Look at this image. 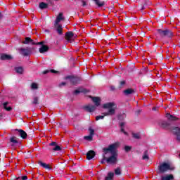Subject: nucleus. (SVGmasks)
<instances>
[{
	"label": "nucleus",
	"instance_id": "f257e3e1",
	"mask_svg": "<svg viewBox=\"0 0 180 180\" xmlns=\"http://www.w3.org/2000/svg\"><path fill=\"white\" fill-rule=\"evenodd\" d=\"M117 147H119V143L116 142L103 149V153H104L105 155H108V154H111L112 155L106 159L108 164H116L117 162V156L116 155Z\"/></svg>",
	"mask_w": 180,
	"mask_h": 180
},
{
	"label": "nucleus",
	"instance_id": "f03ea898",
	"mask_svg": "<svg viewBox=\"0 0 180 180\" xmlns=\"http://www.w3.org/2000/svg\"><path fill=\"white\" fill-rule=\"evenodd\" d=\"M103 109L107 110L103 112V115H98L96 117V120H103L105 116H113L116 115L117 110V105L115 102H109L103 105Z\"/></svg>",
	"mask_w": 180,
	"mask_h": 180
},
{
	"label": "nucleus",
	"instance_id": "7ed1b4c3",
	"mask_svg": "<svg viewBox=\"0 0 180 180\" xmlns=\"http://www.w3.org/2000/svg\"><path fill=\"white\" fill-rule=\"evenodd\" d=\"M91 99H92V101L94 102V103H95V105L89 104V105L84 106V110L86 112H89L90 113L92 112H95V110H96V108H98V106H99V105H101V98H100L92 97Z\"/></svg>",
	"mask_w": 180,
	"mask_h": 180
},
{
	"label": "nucleus",
	"instance_id": "20e7f679",
	"mask_svg": "<svg viewBox=\"0 0 180 180\" xmlns=\"http://www.w3.org/2000/svg\"><path fill=\"white\" fill-rule=\"evenodd\" d=\"M158 169L160 174H164V172H167V171H174L175 167H174L169 162H163L160 165Z\"/></svg>",
	"mask_w": 180,
	"mask_h": 180
},
{
	"label": "nucleus",
	"instance_id": "39448f33",
	"mask_svg": "<svg viewBox=\"0 0 180 180\" xmlns=\"http://www.w3.org/2000/svg\"><path fill=\"white\" fill-rule=\"evenodd\" d=\"M158 33L161 37H171L172 36V32L169 30H158Z\"/></svg>",
	"mask_w": 180,
	"mask_h": 180
},
{
	"label": "nucleus",
	"instance_id": "423d86ee",
	"mask_svg": "<svg viewBox=\"0 0 180 180\" xmlns=\"http://www.w3.org/2000/svg\"><path fill=\"white\" fill-rule=\"evenodd\" d=\"M65 79L68 80V82H70L72 85H75V84H79L81 79L79 77H74V76H68Z\"/></svg>",
	"mask_w": 180,
	"mask_h": 180
},
{
	"label": "nucleus",
	"instance_id": "0eeeda50",
	"mask_svg": "<svg viewBox=\"0 0 180 180\" xmlns=\"http://www.w3.org/2000/svg\"><path fill=\"white\" fill-rule=\"evenodd\" d=\"M66 40L69 41V43H72L77 38V35H75L72 32H68L65 34Z\"/></svg>",
	"mask_w": 180,
	"mask_h": 180
},
{
	"label": "nucleus",
	"instance_id": "6e6552de",
	"mask_svg": "<svg viewBox=\"0 0 180 180\" xmlns=\"http://www.w3.org/2000/svg\"><path fill=\"white\" fill-rule=\"evenodd\" d=\"M23 44H43V42H39V43H34V41L29 38V37H26L25 40L22 41Z\"/></svg>",
	"mask_w": 180,
	"mask_h": 180
},
{
	"label": "nucleus",
	"instance_id": "1a4fd4ad",
	"mask_svg": "<svg viewBox=\"0 0 180 180\" xmlns=\"http://www.w3.org/2000/svg\"><path fill=\"white\" fill-rule=\"evenodd\" d=\"M30 53H31V51L29 49L21 48L20 49V53L22 54V56H24L25 57H26V56H29Z\"/></svg>",
	"mask_w": 180,
	"mask_h": 180
},
{
	"label": "nucleus",
	"instance_id": "9d476101",
	"mask_svg": "<svg viewBox=\"0 0 180 180\" xmlns=\"http://www.w3.org/2000/svg\"><path fill=\"white\" fill-rule=\"evenodd\" d=\"M50 146L51 148V150H53V151H60L61 150V147H60V146L57 145V143L56 142H52L50 143Z\"/></svg>",
	"mask_w": 180,
	"mask_h": 180
},
{
	"label": "nucleus",
	"instance_id": "9b49d317",
	"mask_svg": "<svg viewBox=\"0 0 180 180\" xmlns=\"http://www.w3.org/2000/svg\"><path fill=\"white\" fill-rule=\"evenodd\" d=\"M172 133L176 136V139L180 141V129L179 127H174L172 129Z\"/></svg>",
	"mask_w": 180,
	"mask_h": 180
},
{
	"label": "nucleus",
	"instance_id": "f8f14e48",
	"mask_svg": "<svg viewBox=\"0 0 180 180\" xmlns=\"http://www.w3.org/2000/svg\"><path fill=\"white\" fill-rule=\"evenodd\" d=\"M120 126L121 131L124 133L125 136H127V132L125 131V129H127V125L126 124V122H120Z\"/></svg>",
	"mask_w": 180,
	"mask_h": 180
},
{
	"label": "nucleus",
	"instance_id": "ddd939ff",
	"mask_svg": "<svg viewBox=\"0 0 180 180\" xmlns=\"http://www.w3.org/2000/svg\"><path fill=\"white\" fill-rule=\"evenodd\" d=\"M61 20H64V15H63V13H60L57 16L56 20L55 21L56 25H58Z\"/></svg>",
	"mask_w": 180,
	"mask_h": 180
},
{
	"label": "nucleus",
	"instance_id": "4468645a",
	"mask_svg": "<svg viewBox=\"0 0 180 180\" xmlns=\"http://www.w3.org/2000/svg\"><path fill=\"white\" fill-rule=\"evenodd\" d=\"M0 58H1V60H12V58H13V57H12V56H11V55L2 53L0 56Z\"/></svg>",
	"mask_w": 180,
	"mask_h": 180
},
{
	"label": "nucleus",
	"instance_id": "2eb2a0df",
	"mask_svg": "<svg viewBox=\"0 0 180 180\" xmlns=\"http://www.w3.org/2000/svg\"><path fill=\"white\" fill-rule=\"evenodd\" d=\"M15 130L19 132V136H20V137L22 138L23 139L27 137V134H26L25 131L22 129H15Z\"/></svg>",
	"mask_w": 180,
	"mask_h": 180
},
{
	"label": "nucleus",
	"instance_id": "dca6fc26",
	"mask_svg": "<svg viewBox=\"0 0 180 180\" xmlns=\"http://www.w3.org/2000/svg\"><path fill=\"white\" fill-rule=\"evenodd\" d=\"M55 27L58 34H63V25L60 24L56 25L55 23Z\"/></svg>",
	"mask_w": 180,
	"mask_h": 180
},
{
	"label": "nucleus",
	"instance_id": "f3484780",
	"mask_svg": "<svg viewBox=\"0 0 180 180\" xmlns=\"http://www.w3.org/2000/svg\"><path fill=\"white\" fill-rule=\"evenodd\" d=\"M161 180H174V175L167 174L161 176Z\"/></svg>",
	"mask_w": 180,
	"mask_h": 180
},
{
	"label": "nucleus",
	"instance_id": "a211bd4d",
	"mask_svg": "<svg viewBox=\"0 0 180 180\" xmlns=\"http://www.w3.org/2000/svg\"><path fill=\"white\" fill-rule=\"evenodd\" d=\"M8 105H9V102H5L2 103L3 108L8 112H11V110H12V107L8 106Z\"/></svg>",
	"mask_w": 180,
	"mask_h": 180
},
{
	"label": "nucleus",
	"instance_id": "6ab92c4d",
	"mask_svg": "<svg viewBox=\"0 0 180 180\" xmlns=\"http://www.w3.org/2000/svg\"><path fill=\"white\" fill-rule=\"evenodd\" d=\"M87 160H92L95 157V152L94 150H90L86 154Z\"/></svg>",
	"mask_w": 180,
	"mask_h": 180
},
{
	"label": "nucleus",
	"instance_id": "aec40b11",
	"mask_svg": "<svg viewBox=\"0 0 180 180\" xmlns=\"http://www.w3.org/2000/svg\"><path fill=\"white\" fill-rule=\"evenodd\" d=\"M30 89H32V91H37V89H39V84L36 82L32 83L30 85Z\"/></svg>",
	"mask_w": 180,
	"mask_h": 180
},
{
	"label": "nucleus",
	"instance_id": "412c9836",
	"mask_svg": "<svg viewBox=\"0 0 180 180\" xmlns=\"http://www.w3.org/2000/svg\"><path fill=\"white\" fill-rule=\"evenodd\" d=\"M113 176H115V173L110 172L108 173L107 176H105V180H113Z\"/></svg>",
	"mask_w": 180,
	"mask_h": 180
},
{
	"label": "nucleus",
	"instance_id": "4be33fe9",
	"mask_svg": "<svg viewBox=\"0 0 180 180\" xmlns=\"http://www.w3.org/2000/svg\"><path fill=\"white\" fill-rule=\"evenodd\" d=\"M49 50V46L46 45H42L41 48H39V53H46Z\"/></svg>",
	"mask_w": 180,
	"mask_h": 180
},
{
	"label": "nucleus",
	"instance_id": "5701e85b",
	"mask_svg": "<svg viewBox=\"0 0 180 180\" xmlns=\"http://www.w3.org/2000/svg\"><path fill=\"white\" fill-rule=\"evenodd\" d=\"M124 95H131L132 94H134V89H127L124 91Z\"/></svg>",
	"mask_w": 180,
	"mask_h": 180
},
{
	"label": "nucleus",
	"instance_id": "b1692460",
	"mask_svg": "<svg viewBox=\"0 0 180 180\" xmlns=\"http://www.w3.org/2000/svg\"><path fill=\"white\" fill-rule=\"evenodd\" d=\"M10 141L11 143H12V146H15V144H18V143H19V141H18V138L13 136L10 139Z\"/></svg>",
	"mask_w": 180,
	"mask_h": 180
},
{
	"label": "nucleus",
	"instance_id": "393cba45",
	"mask_svg": "<svg viewBox=\"0 0 180 180\" xmlns=\"http://www.w3.org/2000/svg\"><path fill=\"white\" fill-rule=\"evenodd\" d=\"M148 151L145 150L143 152V155L142 157V159L144 160L145 161H148Z\"/></svg>",
	"mask_w": 180,
	"mask_h": 180
},
{
	"label": "nucleus",
	"instance_id": "a878e982",
	"mask_svg": "<svg viewBox=\"0 0 180 180\" xmlns=\"http://www.w3.org/2000/svg\"><path fill=\"white\" fill-rule=\"evenodd\" d=\"M167 118L168 120H176V117L172 115L171 114H167L166 115Z\"/></svg>",
	"mask_w": 180,
	"mask_h": 180
},
{
	"label": "nucleus",
	"instance_id": "bb28decb",
	"mask_svg": "<svg viewBox=\"0 0 180 180\" xmlns=\"http://www.w3.org/2000/svg\"><path fill=\"white\" fill-rule=\"evenodd\" d=\"M15 72L18 74H23V68H22V67H16L15 68Z\"/></svg>",
	"mask_w": 180,
	"mask_h": 180
},
{
	"label": "nucleus",
	"instance_id": "cd10ccee",
	"mask_svg": "<svg viewBox=\"0 0 180 180\" xmlns=\"http://www.w3.org/2000/svg\"><path fill=\"white\" fill-rule=\"evenodd\" d=\"M114 171L115 175H122V169L120 167L116 168Z\"/></svg>",
	"mask_w": 180,
	"mask_h": 180
},
{
	"label": "nucleus",
	"instance_id": "c85d7f7f",
	"mask_svg": "<svg viewBox=\"0 0 180 180\" xmlns=\"http://www.w3.org/2000/svg\"><path fill=\"white\" fill-rule=\"evenodd\" d=\"M39 165L41 167H43V168H45L46 169H50V166L44 162H39Z\"/></svg>",
	"mask_w": 180,
	"mask_h": 180
},
{
	"label": "nucleus",
	"instance_id": "c756f323",
	"mask_svg": "<svg viewBox=\"0 0 180 180\" xmlns=\"http://www.w3.org/2000/svg\"><path fill=\"white\" fill-rule=\"evenodd\" d=\"M96 5H98V6H103V5H105V2L103 1H100L99 0H94Z\"/></svg>",
	"mask_w": 180,
	"mask_h": 180
},
{
	"label": "nucleus",
	"instance_id": "7c9ffc66",
	"mask_svg": "<svg viewBox=\"0 0 180 180\" xmlns=\"http://www.w3.org/2000/svg\"><path fill=\"white\" fill-rule=\"evenodd\" d=\"M49 72H52L53 74H57V71L54 70H45L43 72V74H49Z\"/></svg>",
	"mask_w": 180,
	"mask_h": 180
},
{
	"label": "nucleus",
	"instance_id": "2f4dec72",
	"mask_svg": "<svg viewBox=\"0 0 180 180\" xmlns=\"http://www.w3.org/2000/svg\"><path fill=\"white\" fill-rule=\"evenodd\" d=\"M39 8H40V9H46V8H47V4H46V3H41L39 4Z\"/></svg>",
	"mask_w": 180,
	"mask_h": 180
},
{
	"label": "nucleus",
	"instance_id": "473e14b6",
	"mask_svg": "<svg viewBox=\"0 0 180 180\" xmlns=\"http://www.w3.org/2000/svg\"><path fill=\"white\" fill-rule=\"evenodd\" d=\"M92 139H94V136L91 135L84 136V140H87L88 141H92Z\"/></svg>",
	"mask_w": 180,
	"mask_h": 180
},
{
	"label": "nucleus",
	"instance_id": "72a5a7b5",
	"mask_svg": "<svg viewBox=\"0 0 180 180\" xmlns=\"http://www.w3.org/2000/svg\"><path fill=\"white\" fill-rule=\"evenodd\" d=\"M132 136L134 139H140L141 137L140 133H134L132 134Z\"/></svg>",
	"mask_w": 180,
	"mask_h": 180
},
{
	"label": "nucleus",
	"instance_id": "f704fd0d",
	"mask_svg": "<svg viewBox=\"0 0 180 180\" xmlns=\"http://www.w3.org/2000/svg\"><path fill=\"white\" fill-rule=\"evenodd\" d=\"M89 136H91L94 137V134H95V130H94L92 128H89Z\"/></svg>",
	"mask_w": 180,
	"mask_h": 180
},
{
	"label": "nucleus",
	"instance_id": "c9c22d12",
	"mask_svg": "<svg viewBox=\"0 0 180 180\" xmlns=\"http://www.w3.org/2000/svg\"><path fill=\"white\" fill-rule=\"evenodd\" d=\"M32 103H34V105H37V103H39V98L34 97Z\"/></svg>",
	"mask_w": 180,
	"mask_h": 180
},
{
	"label": "nucleus",
	"instance_id": "e433bc0d",
	"mask_svg": "<svg viewBox=\"0 0 180 180\" xmlns=\"http://www.w3.org/2000/svg\"><path fill=\"white\" fill-rule=\"evenodd\" d=\"M169 126V124L168 122L164 121L162 123V127H163L164 129H165V127H168Z\"/></svg>",
	"mask_w": 180,
	"mask_h": 180
},
{
	"label": "nucleus",
	"instance_id": "4c0bfd02",
	"mask_svg": "<svg viewBox=\"0 0 180 180\" xmlns=\"http://www.w3.org/2000/svg\"><path fill=\"white\" fill-rule=\"evenodd\" d=\"M106 155H105V153H103V160L101 161V164H104L105 163V160H108V157Z\"/></svg>",
	"mask_w": 180,
	"mask_h": 180
},
{
	"label": "nucleus",
	"instance_id": "58836bf2",
	"mask_svg": "<svg viewBox=\"0 0 180 180\" xmlns=\"http://www.w3.org/2000/svg\"><path fill=\"white\" fill-rule=\"evenodd\" d=\"M81 92H85L84 91H82V90H79V89H77V90H75V94L76 95H77V94H81Z\"/></svg>",
	"mask_w": 180,
	"mask_h": 180
},
{
	"label": "nucleus",
	"instance_id": "ea45409f",
	"mask_svg": "<svg viewBox=\"0 0 180 180\" xmlns=\"http://www.w3.org/2000/svg\"><path fill=\"white\" fill-rule=\"evenodd\" d=\"M124 150L127 152L130 151V150H131V147H130V146H125L124 147Z\"/></svg>",
	"mask_w": 180,
	"mask_h": 180
},
{
	"label": "nucleus",
	"instance_id": "a19ab883",
	"mask_svg": "<svg viewBox=\"0 0 180 180\" xmlns=\"http://www.w3.org/2000/svg\"><path fill=\"white\" fill-rule=\"evenodd\" d=\"M21 179L27 180V176H21Z\"/></svg>",
	"mask_w": 180,
	"mask_h": 180
},
{
	"label": "nucleus",
	"instance_id": "79ce46f5",
	"mask_svg": "<svg viewBox=\"0 0 180 180\" xmlns=\"http://www.w3.org/2000/svg\"><path fill=\"white\" fill-rule=\"evenodd\" d=\"M82 6H86V2H85V1H82Z\"/></svg>",
	"mask_w": 180,
	"mask_h": 180
},
{
	"label": "nucleus",
	"instance_id": "37998d69",
	"mask_svg": "<svg viewBox=\"0 0 180 180\" xmlns=\"http://www.w3.org/2000/svg\"><path fill=\"white\" fill-rule=\"evenodd\" d=\"M124 84H126V82L124 81L120 82V85H124Z\"/></svg>",
	"mask_w": 180,
	"mask_h": 180
},
{
	"label": "nucleus",
	"instance_id": "c03bdc74",
	"mask_svg": "<svg viewBox=\"0 0 180 180\" xmlns=\"http://www.w3.org/2000/svg\"><path fill=\"white\" fill-rule=\"evenodd\" d=\"M63 85H65V82H62V83H60V86H63Z\"/></svg>",
	"mask_w": 180,
	"mask_h": 180
},
{
	"label": "nucleus",
	"instance_id": "a18cd8bd",
	"mask_svg": "<svg viewBox=\"0 0 180 180\" xmlns=\"http://www.w3.org/2000/svg\"><path fill=\"white\" fill-rule=\"evenodd\" d=\"M153 110H157V108H153Z\"/></svg>",
	"mask_w": 180,
	"mask_h": 180
},
{
	"label": "nucleus",
	"instance_id": "49530a36",
	"mask_svg": "<svg viewBox=\"0 0 180 180\" xmlns=\"http://www.w3.org/2000/svg\"><path fill=\"white\" fill-rule=\"evenodd\" d=\"M19 178H20V177L17 178L16 180L19 179Z\"/></svg>",
	"mask_w": 180,
	"mask_h": 180
}]
</instances>
